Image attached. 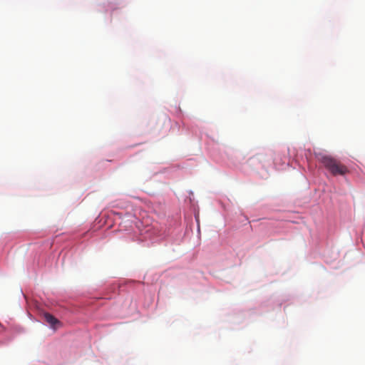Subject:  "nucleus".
Masks as SVG:
<instances>
[{"mask_svg":"<svg viewBox=\"0 0 365 365\" xmlns=\"http://www.w3.org/2000/svg\"><path fill=\"white\" fill-rule=\"evenodd\" d=\"M318 160L334 176H344L349 173L347 166L330 155L319 154Z\"/></svg>","mask_w":365,"mask_h":365,"instance_id":"obj_1","label":"nucleus"},{"mask_svg":"<svg viewBox=\"0 0 365 365\" xmlns=\"http://www.w3.org/2000/svg\"><path fill=\"white\" fill-rule=\"evenodd\" d=\"M44 319L46 322L48 324H49L50 326L54 329H56L57 325L61 324V322L56 317H54L52 314L49 313L44 314Z\"/></svg>","mask_w":365,"mask_h":365,"instance_id":"obj_2","label":"nucleus"}]
</instances>
